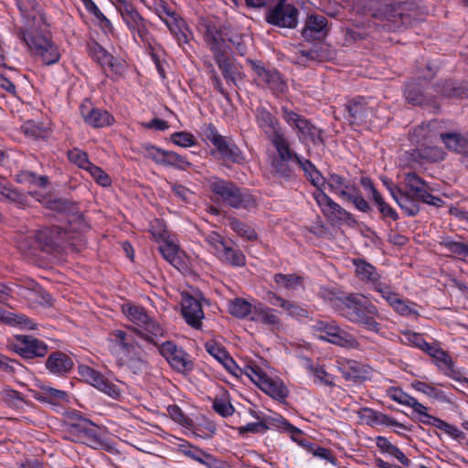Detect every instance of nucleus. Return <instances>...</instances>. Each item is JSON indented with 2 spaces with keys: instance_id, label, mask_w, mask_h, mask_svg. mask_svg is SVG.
I'll return each instance as SVG.
<instances>
[{
  "instance_id": "f257e3e1",
  "label": "nucleus",
  "mask_w": 468,
  "mask_h": 468,
  "mask_svg": "<svg viewBox=\"0 0 468 468\" xmlns=\"http://www.w3.org/2000/svg\"><path fill=\"white\" fill-rule=\"evenodd\" d=\"M269 163L271 174L282 178L290 177L294 166H299L308 176L312 184L317 187V191L314 192V196L323 211L327 216L336 218H340L343 216L344 210L340 206L321 191V186H324V179L310 161L301 158L269 157Z\"/></svg>"
},
{
  "instance_id": "f03ea898",
  "label": "nucleus",
  "mask_w": 468,
  "mask_h": 468,
  "mask_svg": "<svg viewBox=\"0 0 468 468\" xmlns=\"http://www.w3.org/2000/svg\"><path fill=\"white\" fill-rule=\"evenodd\" d=\"M30 7V10L20 7L26 27L22 38L30 51L39 56L45 64H54L58 61L60 54L46 35L47 25L37 5L32 2Z\"/></svg>"
},
{
  "instance_id": "7ed1b4c3",
  "label": "nucleus",
  "mask_w": 468,
  "mask_h": 468,
  "mask_svg": "<svg viewBox=\"0 0 468 468\" xmlns=\"http://www.w3.org/2000/svg\"><path fill=\"white\" fill-rule=\"evenodd\" d=\"M425 10L412 2H386L376 9L373 16L387 31H401L424 19Z\"/></svg>"
},
{
  "instance_id": "20e7f679",
  "label": "nucleus",
  "mask_w": 468,
  "mask_h": 468,
  "mask_svg": "<svg viewBox=\"0 0 468 468\" xmlns=\"http://www.w3.org/2000/svg\"><path fill=\"white\" fill-rule=\"evenodd\" d=\"M383 182L388 186L392 197L398 205L405 210L409 216H414L419 212L420 208L417 201L420 200L422 197H428L429 186L414 173H408L405 176L406 191L392 186L387 180Z\"/></svg>"
},
{
  "instance_id": "39448f33",
  "label": "nucleus",
  "mask_w": 468,
  "mask_h": 468,
  "mask_svg": "<svg viewBox=\"0 0 468 468\" xmlns=\"http://www.w3.org/2000/svg\"><path fill=\"white\" fill-rule=\"evenodd\" d=\"M346 309V318L361 327L378 334L381 329L380 324L377 321L379 313L377 307L366 300L362 295L349 294L342 299Z\"/></svg>"
},
{
  "instance_id": "423d86ee",
  "label": "nucleus",
  "mask_w": 468,
  "mask_h": 468,
  "mask_svg": "<svg viewBox=\"0 0 468 468\" xmlns=\"http://www.w3.org/2000/svg\"><path fill=\"white\" fill-rule=\"evenodd\" d=\"M86 228L84 219L80 216H76L69 221V230L62 231L59 227L45 228L37 232L35 242L41 250L53 252L58 250L66 240L72 239L73 232L83 231Z\"/></svg>"
},
{
  "instance_id": "0eeeda50",
  "label": "nucleus",
  "mask_w": 468,
  "mask_h": 468,
  "mask_svg": "<svg viewBox=\"0 0 468 468\" xmlns=\"http://www.w3.org/2000/svg\"><path fill=\"white\" fill-rule=\"evenodd\" d=\"M313 334L320 340L346 348H357L359 343L350 333L342 329L335 322L314 321L311 325Z\"/></svg>"
},
{
  "instance_id": "6e6552de",
  "label": "nucleus",
  "mask_w": 468,
  "mask_h": 468,
  "mask_svg": "<svg viewBox=\"0 0 468 468\" xmlns=\"http://www.w3.org/2000/svg\"><path fill=\"white\" fill-rule=\"evenodd\" d=\"M211 191L225 203L235 208L256 207V199L247 191L241 190L232 182L215 180L210 184Z\"/></svg>"
},
{
  "instance_id": "1a4fd4ad",
  "label": "nucleus",
  "mask_w": 468,
  "mask_h": 468,
  "mask_svg": "<svg viewBox=\"0 0 468 468\" xmlns=\"http://www.w3.org/2000/svg\"><path fill=\"white\" fill-rule=\"evenodd\" d=\"M206 40L210 45L211 50L214 52L215 58L221 69L224 77L231 81H236L239 76L236 67L225 58L227 53V44L215 28L207 27L206 32Z\"/></svg>"
},
{
  "instance_id": "9d476101",
  "label": "nucleus",
  "mask_w": 468,
  "mask_h": 468,
  "mask_svg": "<svg viewBox=\"0 0 468 468\" xmlns=\"http://www.w3.org/2000/svg\"><path fill=\"white\" fill-rule=\"evenodd\" d=\"M282 117L296 131L300 140H310L314 144H324L322 131L292 111L283 107Z\"/></svg>"
},
{
  "instance_id": "9b49d317",
  "label": "nucleus",
  "mask_w": 468,
  "mask_h": 468,
  "mask_svg": "<svg viewBox=\"0 0 468 468\" xmlns=\"http://www.w3.org/2000/svg\"><path fill=\"white\" fill-rule=\"evenodd\" d=\"M246 375L258 385L266 394L276 399H283L288 395V389L282 381L269 378L259 367L248 366Z\"/></svg>"
},
{
  "instance_id": "f8f14e48",
  "label": "nucleus",
  "mask_w": 468,
  "mask_h": 468,
  "mask_svg": "<svg viewBox=\"0 0 468 468\" xmlns=\"http://www.w3.org/2000/svg\"><path fill=\"white\" fill-rule=\"evenodd\" d=\"M69 433L76 439L92 448H105L109 452L112 447L103 442L97 435V427L89 420L79 418L69 425Z\"/></svg>"
},
{
  "instance_id": "ddd939ff",
  "label": "nucleus",
  "mask_w": 468,
  "mask_h": 468,
  "mask_svg": "<svg viewBox=\"0 0 468 468\" xmlns=\"http://www.w3.org/2000/svg\"><path fill=\"white\" fill-rule=\"evenodd\" d=\"M298 10L285 0H279L276 5L270 9L266 20L281 27H294L297 25Z\"/></svg>"
},
{
  "instance_id": "4468645a",
  "label": "nucleus",
  "mask_w": 468,
  "mask_h": 468,
  "mask_svg": "<svg viewBox=\"0 0 468 468\" xmlns=\"http://www.w3.org/2000/svg\"><path fill=\"white\" fill-rule=\"evenodd\" d=\"M10 346L15 352L26 358L44 356L48 352V346L45 343L29 335H16Z\"/></svg>"
},
{
  "instance_id": "2eb2a0df",
  "label": "nucleus",
  "mask_w": 468,
  "mask_h": 468,
  "mask_svg": "<svg viewBox=\"0 0 468 468\" xmlns=\"http://www.w3.org/2000/svg\"><path fill=\"white\" fill-rule=\"evenodd\" d=\"M79 374L87 383L92 385L113 399L119 397L120 389L115 384L108 381L101 373L94 370L93 368L85 365H80L79 367Z\"/></svg>"
},
{
  "instance_id": "dca6fc26",
  "label": "nucleus",
  "mask_w": 468,
  "mask_h": 468,
  "mask_svg": "<svg viewBox=\"0 0 468 468\" xmlns=\"http://www.w3.org/2000/svg\"><path fill=\"white\" fill-rule=\"evenodd\" d=\"M252 69L259 81L267 85L275 93H283L287 90V84L275 69H267L255 61H250Z\"/></svg>"
},
{
  "instance_id": "f3484780",
  "label": "nucleus",
  "mask_w": 468,
  "mask_h": 468,
  "mask_svg": "<svg viewBox=\"0 0 468 468\" xmlns=\"http://www.w3.org/2000/svg\"><path fill=\"white\" fill-rule=\"evenodd\" d=\"M424 82L410 81L405 89L406 100L414 105L431 104L433 102L434 94L432 88L424 87Z\"/></svg>"
},
{
  "instance_id": "a211bd4d",
  "label": "nucleus",
  "mask_w": 468,
  "mask_h": 468,
  "mask_svg": "<svg viewBox=\"0 0 468 468\" xmlns=\"http://www.w3.org/2000/svg\"><path fill=\"white\" fill-rule=\"evenodd\" d=\"M207 138L217 147L222 157L231 162H239L240 152L235 145H229L223 136L218 133L216 128L209 125L206 133Z\"/></svg>"
},
{
  "instance_id": "6ab92c4d",
  "label": "nucleus",
  "mask_w": 468,
  "mask_h": 468,
  "mask_svg": "<svg viewBox=\"0 0 468 468\" xmlns=\"http://www.w3.org/2000/svg\"><path fill=\"white\" fill-rule=\"evenodd\" d=\"M182 314L186 322L194 328L201 326L204 312L201 303L193 296L185 293L182 298Z\"/></svg>"
},
{
  "instance_id": "aec40b11",
  "label": "nucleus",
  "mask_w": 468,
  "mask_h": 468,
  "mask_svg": "<svg viewBox=\"0 0 468 468\" xmlns=\"http://www.w3.org/2000/svg\"><path fill=\"white\" fill-rule=\"evenodd\" d=\"M250 320L261 323L273 332L280 331L282 328V323L277 314V311L264 306L261 303L254 305V314L253 316H250Z\"/></svg>"
},
{
  "instance_id": "412c9836",
  "label": "nucleus",
  "mask_w": 468,
  "mask_h": 468,
  "mask_svg": "<svg viewBox=\"0 0 468 468\" xmlns=\"http://www.w3.org/2000/svg\"><path fill=\"white\" fill-rule=\"evenodd\" d=\"M117 7L126 25L132 30L137 31L140 37L142 39H144L146 34L145 25L144 19L135 10V8L131 4L125 1H121Z\"/></svg>"
},
{
  "instance_id": "4be33fe9",
  "label": "nucleus",
  "mask_w": 468,
  "mask_h": 468,
  "mask_svg": "<svg viewBox=\"0 0 468 468\" xmlns=\"http://www.w3.org/2000/svg\"><path fill=\"white\" fill-rule=\"evenodd\" d=\"M80 112L85 122L94 127H104L113 122L109 112L92 108L89 101L81 105Z\"/></svg>"
},
{
  "instance_id": "5701e85b",
  "label": "nucleus",
  "mask_w": 468,
  "mask_h": 468,
  "mask_svg": "<svg viewBox=\"0 0 468 468\" xmlns=\"http://www.w3.org/2000/svg\"><path fill=\"white\" fill-rule=\"evenodd\" d=\"M327 34L326 18L323 16H310L303 30L306 40H320Z\"/></svg>"
},
{
  "instance_id": "b1692460",
  "label": "nucleus",
  "mask_w": 468,
  "mask_h": 468,
  "mask_svg": "<svg viewBox=\"0 0 468 468\" xmlns=\"http://www.w3.org/2000/svg\"><path fill=\"white\" fill-rule=\"evenodd\" d=\"M90 55L96 60L102 68H109L112 70L117 71L121 65L117 62L115 58L109 53L99 43L92 41L88 44Z\"/></svg>"
},
{
  "instance_id": "393cba45",
  "label": "nucleus",
  "mask_w": 468,
  "mask_h": 468,
  "mask_svg": "<svg viewBox=\"0 0 468 468\" xmlns=\"http://www.w3.org/2000/svg\"><path fill=\"white\" fill-rule=\"evenodd\" d=\"M429 355L435 365L441 369H453V361L450 355L444 351L438 342L428 343L422 350Z\"/></svg>"
},
{
  "instance_id": "a878e982",
  "label": "nucleus",
  "mask_w": 468,
  "mask_h": 468,
  "mask_svg": "<svg viewBox=\"0 0 468 468\" xmlns=\"http://www.w3.org/2000/svg\"><path fill=\"white\" fill-rule=\"evenodd\" d=\"M256 121L261 129L263 130L267 138H271L274 133H282L279 121L265 108H259L256 112Z\"/></svg>"
},
{
  "instance_id": "bb28decb",
  "label": "nucleus",
  "mask_w": 468,
  "mask_h": 468,
  "mask_svg": "<svg viewBox=\"0 0 468 468\" xmlns=\"http://www.w3.org/2000/svg\"><path fill=\"white\" fill-rule=\"evenodd\" d=\"M72 359L66 354L56 351L51 353L47 361V368L53 374L62 375L71 370L73 367Z\"/></svg>"
},
{
  "instance_id": "cd10ccee",
  "label": "nucleus",
  "mask_w": 468,
  "mask_h": 468,
  "mask_svg": "<svg viewBox=\"0 0 468 468\" xmlns=\"http://www.w3.org/2000/svg\"><path fill=\"white\" fill-rule=\"evenodd\" d=\"M269 140L275 150L269 157L300 158L297 154L291 149L289 140L287 139L284 132L281 133H274L271 138H269Z\"/></svg>"
},
{
  "instance_id": "c85d7f7f",
  "label": "nucleus",
  "mask_w": 468,
  "mask_h": 468,
  "mask_svg": "<svg viewBox=\"0 0 468 468\" xmlns=\"http://www.w3.org/2000/svg\"><path fill=\"white\" fill-rule=\"evenodd\" d=\"M21 294L32 304L46 306L52 303L50 295L34 282L30 283V287L23 290Z\"/></svg>"
},
{
  "instance_id": "c756f323",
  "label": "nucleus",
  "mask_w": 468,
  "mask_h": 468,
  "mask_svg": "<svg viewBox=\"0 0 468 468\" xmlns=\"http://www.w3.org/2000/svg\"><path fill=\"white\" fill-rule=\"evenodd\" d=\"M440 136L445 146L451 151L463 154L468 146V134L446 133H441Z\"/></svg>"
},
{
  "instance_id": "7c9ffc66",
  "label": "nucleus",
  "mask_w": 468,
  "mask_h": 468,
  "mask_svg": "<svg viewBox=\"0 0 468 468\" xmlns=\"http://www.w3.org/2000/svg\"><path fill=\"white\" fill-rule=\"evenodd\" d=\"M0 323L21 329H34V324L25 315L13 314L0 307Z\"/></svg>"
},
{
  "instance_id": "2f4dec72",
  "label": "nucleus",
  "mask_w": 468,
  "mask_h": 468,
  "mask_svg": "<svg viewBox=\"0 0 468 468\" xmlns=\"http://www.w3.org/2000/svg\"><path fill=\"white\" fill-rule=\"evenodd\" d=\"M159 251L168 262L178 268L183 251L171 238L160 244Z\"/></svg>"
},
{
  "instance_id": "473e14b6",
  "label": "nucleus",
  "mask_w": 468,
  "mask_h": 468,
  "mask_svg": "<svg viewBox=\"0 0 468 468\" xmlns=\"http://www.w3.org/2000/svg\"><path fill=\"white\" fill-rule=\"evenodd\" d=\"M269 302L271 304H278L281 308L288 311L289 314L293 317H305L307 316V311L301 307L300 305L296 304L293 302H290L288 300H285L282 298L281 296L273 293L269 292Z\"/></svg>"
},
{
  "instance_id": "72a5a7b5",
  "label": "nucleus",
  "mask_w": 468,
  "mask_h": 468,
  "mask_svg": "<svg viewBox=\"0 0 468 468\" xmlns=\"http://www.w3.org/2000/svg\"><path fill=\"white\" fill-rule=\"evenodd\" d=\"M346 107L349 113V121L352 123L361 122L371 114L370 108L363 101H351Z\"/></svg>"
},
{
  "instance_id": "f704fd0d",
  "label": "nucleus",
  "mask_w": 468,
  "mask_h": 468,
  "mask_svg": "<svg viewBox=\"0 0 468 468\" xmlns=\"http://www.w3.org/2000/svg\"><path fill=\"white\" fill-rule=\"evenodd\" d=\"M229 314L239 319L250 318L254 314V305L242 298H235L229 302Z\"/></svg>"
},
{
  "instance_id": "c9c22d12",
  "label": "nucleus",
  "mask_w": 468,
  "mask_h": 468,
  "mask_svg": "<svg viewBox=\"0 0 468 468\" xmlns=\"http://www.w3.org/2000/svg\"><path fill=\"white\" fill-rule=\"evenodd\" d=\"M122 310L127 319L140 327L148 322V314L144 309L140 306L126 303L122 305Z\"/></svg>"
},
{
  "instance_id": "e433bc0d",
  "label": "nucleus",
  "mask_w": 468,
  "mask_h": 468,
  "mask_svg": "<svg viewBox=\"0 0 468 468\" xmlns=\"http://www.w3.org/2000/svg\"><path fill=\"white\" fill-rule=\"evenodd\" d=\"M354 264L356 266V273L360 280L371 283H375L379 280V274L371 264L362 260H354Z\"/></svg>"
},
{
  "instance_id": "4c0bfd02",
  "label": "nucleus",
  "mask_w": 468,
  "mask_h": 468,
  "mask_svg": "<svg viewBox=\"0 0 468 468\" xmlns=\"http://www.w3.org/2000/svg\"><path fill=\"white\" fill-rule=\"evenodd\" d=\"M431 91H436L446 98H463V87L451 80H443L437 83Z\"/></svg>"
},
{
  "instance_id": "58836bf2",
  "label": "nucleus",
  "mask_w": 468,
  "mask_h": 468,
  "mask_svg": "<svg viewBox=\"0 0 468 468\" xmlns=\"http://www.w3.org/2000/svg\"><path fill=\"white\" fill-rule=\"evenodd\" d=\"M40 389L41 391L37 397L39 400L58 404L66 401L68 399V394L63 390L57 389L46 385L40 386Z\"/></svg>"
},
{
  "instance_id": "ea45409f",
  "label": "nucleus",
  "mask_w": 468,
  "mask_h": 468,
  "mask_svg": "<svg viewBox=\"0 0 468 468\" xmlns=\"http://www.w3.org/2000/svg\"><path fill=\"white\" fill-rule=\"evenodd\" d=\"M16 180L21 185L27 186H38L45 188L48 186V180L47 176H37L34 173L22 171L16 175Z\"/></svg>"
},
{
  "instance_id": "a19ab883",
  "label": "nucleus",
  "mask_w": 468,
  "mask_h": 468,
  "mask_svg": "<svg viewBox=\"0 0 468 468\" xmlns=\"http://www.w3.org/2000/svg\"><path fill=\"white\" fill-rule=\"evenodd\" d=\"M274 281L287 290H294L303 284V277L297 274L278 273L274 276Z\"/></svg>"
},
{
  "instance_id": "79ce46f5",
  "label": "nucleus",
  "mask_w": 468,
  "mask_h": 468,
  "mask_svg": "<svg viewBox=\"0 0 468 468\" xmlns=\"http://www.w3.org/2000/svg\"><path fill=\"white\" fill-rule=\"evenodd\" d=\"M169 30L176 37L178 44L182 45L188 42L187 28L185 22L180 18H176L168 23Z\"/></svg>"
},
{
  "instance_id": "37998d69",
  "label": "nucleus",
  "mask_w": 468,
  "mask_h": 468,
  "mask_svg": "<svg viewBox=\"0 0 468 468\" xmlns=\"http://www.w3.org/2000/svg\"><path fill=\"white\" fill-rule=\"evenodd\" d=\"M327 185L331 190L338 194L344 199L349 194V192L346 191L349 188L348 183L345 178L336 174H333L330 176V177L328 178Z\"/></svg>"
},
{
  "instance_id": "c03bdc74",
  "label": "nucleus",
  "mask_w": 468,
  "mask_h": 468,
  "mask_svg": "<svg viewBox=\"0 0 468 468\" xmlns=\"http://www.w3.org/2000/svg\"><path fill=\"white\" fill-rule=\"evenodd\" d=\"M142 149L145 157L152 159L158 165H165L168 151L162 150L152 144H144Z\"/></svg>"
},
{
  "instance_id": "a18cd8bd",
  "label": "nucleus",
  "mask_w": 468,
  "mask_h": 468,
  "mask_svg": "<svg viewBox=\"0 0 468 468\" xmlns=\"http://www.w3.org/2000/svg\"><path fill=\"white\" fill-rule=\"evenodd\" d=\"M441 245L449 250L450 252L460 258L461 260L468 261V246L462 242H456L451 239H445L441 242Z\"/></svg>"
},
{
  "instance_id": "49530a36",
  "label": "nucleus",
  "mask_w": 468,
  "mask_h": 468,
  "mask_svg": "<svg viewBox=\"0 0 468 468\" xmlns=\"http://www.w3.org/2000/svg\"><path fill=\"white\" fill-rule=\"evenodd\" d=\"M340 371L346 379H356L360 378L361 373L363 372L362 367L356 361H346V363H342L340 367Z\"/></svg>"
},
{
  "instance_id": "de8ad7c7",
  "label": "nucleus",
  "mask_w": 468,
  "mask_h": 468,
  "mask_svg": "<svg viewBox=\"0 0 468 468\" xmlns=\"http://www.w3.org/2000/svg\"><path fill=\"white\" fill-rule=\"evenodd\" d=\"M150 233L153 238L160 243L170 238L165 223L160 219H154L151 222Z\"/></svg>"
},
{
  "instance_id": "09e8293b",
  "label": "nucleus",
  "mask_w": 468,
  "mask_h": 468,
  "mask_svg": "<svg viewBox=\"0 0 468 468\" xmlns=\"http://www.w3.org/2000/svg\"><path fill=\"white\" fill-rule=\"evenodd\" d=\"M70 162L75 164L78 167L86 170L90 168L92 163L89 160L88 154L79 149H73L68 154Z\"/></svg>"
},
{
  "instance_id": "8fccbe9b",
  "label": "nucleus",
  "mask_w": 468,
  "mask_h": 468,
  "mask_svg": "<svg viewBox=\"0 0 468 468\" xmlns=\"http://www.w3.org/2000/svg\"><path fill=\"white\" fill-rule=\"evenodd\" d=\"M87 172L96 181L97 184L103 187L110 186L112 185V179L109 175L104 172L101 167L91 165Z\"/></svg>"
},
{
  "instance_id": "3c124183",
  "label": "nucleus",
  "mask_w": 468,
  "mask_h": 468,
  "mask_svg": "<svg viewBox=\"0 0 468 468\" xmlns=\"http://www.w3.org/2000/svg\"><path fill=\"white\" fill-rule=\"evenodd\" d=\"M167 361L177 371H185L190 368L191 366L186 357V354L181 349H178L176 353H173Z\"/></svg>"
},
{
  "instance_id": "603ef678",
  "label": "nucleus",
  "mask_w": 468,
  "mask_h": 468,
  "mask_svg": "<svg viewBox=\"0 0 468 468\" xmlns=\"http://www.w3.org/2000/svg\"><path fill=\"white\" fill-rule=\"evenodd\" d=\"M221 258L236 266H243L245 265V256L242 252L238 250H233L231 248L227 247L224 251L220 254Z\"/></svg>"
},
{
  "instance_id": "864d4df0",
  "label": "nucleus",
  "mask_w": 468,
  "mask_h": 468,
  "mask_svg": "<svg viewBox=\"0 0 468 468\" xmlns=\"http://www.w3.org/2000/svg\"><path fill=\"white\" fill-rule=\"evenodd\" d=\"M230 226L234 231L249 240H253L257 238V234L254 229H250L238 219H232L230 221Z\"/></svg>"
},
{
  "instance_id": "5fc2aeb1",
  "label": "nucleus",
  "mask_w": 468,
  "mask_h": 468,
  "mask_svg": "<svg viewBox=\"0 0 468 468\" xmlns=\"http://www.w3.org/2000/svg\"><path fill=\"white\" fill-rule=\"evenodd\" d=\"M436 127L435 122H431L428 123H422L418 128H416L413 132V136L416 138V141L426 140L434 135L433 130Z\"/></svg>"
},
{
  "instance_id": "6e6d98bb",
  "label": "nucleus",
  "mask_w": 468,
  "mask_h": 468,
  "mask_svg": "<svg viewBox=\"0 0 468 468\" xmlns=\"http://www.w3.org/2000/svg\"><path fill=\"white\" fill-rule=\"evenodd\" d=\"M171 141L182 147H189L195 145L196 141L193 134L186 132H178L171 135Z\"/></svg>"
},
{
  "instance_id": "4d7b16f0",
  "label": "nucleus",
  "mask_w": 468,
  "mask_h": 468,
  "mask_svg": "<svg viewBox=\"0 0 468 468\" xmlns=\"http://www.w3.org/2000/svg\"><path fill=\"white\" fill-rule=\"evenodd\" d=\"M165 165L176 166L179 169L185 170L190 167L191 164L176 153L168 152Z\"/></svg>"
},
{
  "instance_id": "13d9d810",
  "label": "nucleus",
  "mask_w": 468,
  "mask_h": 468,
  "mask_svg": "<svg viewBox=\"0 0 468 468\" xmlns=\"http://www.w3.org/2000/svg\"><path fill=\"white\" fill-rule=\"evenodd\" d=\"M22 130L25 134L36 138L45 136L47 133V131L42 126L33 121L27 122L22 126Z\"/></svg>"
},
{
  "instance_id": "bf43d9fd",
  "label": "nucleus",
  "mask_w": 468,
  "mask_h": 468,
  "mask_svg": "<svg viewBox=\"0 0 468 468\" xmlns=\"http://www.w3.org/2000/svg\"><path fill=\"white\" fill-rule=\"evenodd\" d=\"M142 328H144L148 334L152 335V336H146V339L157 345V343L154 341L153 337L163 335L164 330L161 325L149 317L148 322L145 323Z\"/></svg>"
},
{
  "instance_id": "052dcab7",
  "label": "nucleus",
  "mask_w": 468,
  "mask_h": 468,
  "mask_svg": "<svg viewBox=\"0 0 468 468\" xmlns=\"http://www.w3.org/2000/svg\"><path fill=\"white\" fill-rule=\"evenodd\" d=\"M411 386L415 390L421 392L429 396L430 398L437 399L440 397L439 390H437L434 387L431 386L428 383L421 381H414L412 382Z\"/></svg>"
},
{
  "instance_id": "680f3d73",
  "label": "nucleus",
  "mask_w": 468,
  "mask_h": 468,
  "mask_svg": "<svg viewBox=\"0 0 468 468\" xmlns=\"http://www.w3.org/2000/svg\"><path fill=\"white\" fill-rule=\"evenodd\" d=\"M207 241L214 248L217 253L219 255L228 247L224 241V239L216 232H212L207 235Z\"/></svg>"
},
{
  "instance_id": "e2e57ef3",
  "label": "nucleus",
  "mask_w": 468,
  "mask_h": 468,
  "mask_svg": "<svg viewBox=\"0 0 468 468\" xmlns=\"http://www.w3.org/2000/svg\"><path fill=\"white\" fill-rule=\"evenodd\" d=\"M420 155L431 162H437L444 158V153L438 147H427L421 150Z\"/></svg>"
},
{
  "instance_id": "0e129e2a",
  "label": "nucleus",
  "mask_w": 468,
  "mask_h": 468,
  "mask_svg": "<svg viewBox=\"0 0 468 468\" xmlns=\"http://www.w3.org/2000/svg\"><path fill=\"white\" fill-rule=\"evenodd\" d=\"M169 416L176 422L182 425L188 424V419L183 414L182 410L176 405L167 408Z\"/></svg>"
},
{
  "instance_id": "69168bd1",
  "label": "nucleus",
  "mask_w": 468,
  "mask_h": 468,
  "mask_svg": "<svg viewBox=\"0 0 468 468\" xmlns=\"http://www.w3.org/2000/svg\"><path fill=\"white\" fill-rule=\"evenodd\" d=\"M207 351L213 356L218 362H220L228 355L227 352L222 349L214 342H207L206 344Z\"/></svg>"
},
{
  "instance_id": "338daca9",
  "label": "nucleus",
  "mask_w": 468,
  "mask_h": 468,
  "mask_svg": "<svg viewBox=\"0 0 468 468\" xmlns=\"http://www.w3.org/2000/svg\"><path fill=\"white\" fill-rule=\"evenodd\" d=\"M215 410L223 417L229 416L233 413L234 409L229 402L216 399L214 401Z\"/></svg>"
},
{
  "instance_id": "774afa93",
  "label": "nucleus",
  "mask_w": 468,
  "mask_h": 468,
  "mask_svg": "<svg viewBox=\"0 0 468 468\" xmlns=\"http://www.w3.org/2000/svg\"><path fill=\"white\" fill-rule=\"evenodd\" d=\"M345 199L352 202L361 211L366 212L369 209L367 202L361 196L349 193Z\"/></svg>"
}]
</instances>
